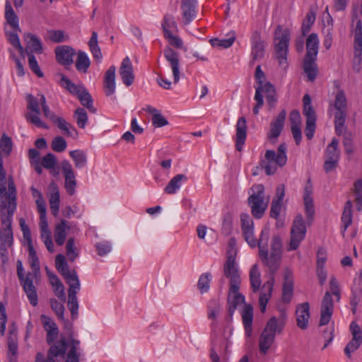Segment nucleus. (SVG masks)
I'll list each match as a JSON object with an SVG mask.
<instances>
[{
    "label": "nucleus",
    "instance_id": "obj_62",
    "mask_svg": "<svg viewBox=\"0 0 362 362\" xmlns=\"http://www.w3.org/2000/svg\"><path fill=\"white\" fill-rule=\"evenodd\" d=\"M283 291L291 292L293 291V275L289 269H286L284 275Z\"/></svg>",
    "mask_w": 362,
    "mask_h": 362
},
{
    "label": "nucleus",
    "instance_id": "obj_17",
    "mask_svg": "<svg viewBox=\"0 0 362 362\" xmlns=\"http://www.w3.org/2000/svg\"><path fill=\"white\" fill-rule=\"evenodd\" d=\"M62 172L64 177V187L67 193L73 195L76 187V175L71 164L68 160H63L61 163Z\"/></svg>",
    "mask_w": 362,
    "mask_h": 362
},
{
    "label": "nucleus",
    "instance_id": "obj_19",
    "mask_svg": "<svg viewBox=\"0 0 362 362\" xmlns=\"http://www.w3.org/2000/svg\"><path fill=\"white\" fill-rule=\"evenodd\" d=\"M163 55L170 64L173 75L174 83H177L180 80V75L179 54L170 47H166L163 49Z\"/></svg>",
    "mask_w": 362,
    "mask_h": 362
},
{
    "label": "nucleus",
    "instance_id": "obj_25",
    "mask_svg": "<svg viewBox=\"0 0 362 362\" xmlns=\"http://www.w3.org/2000/svg\"><path fill=\"white\" fill-rule=\"evenodd\" d=\"M75 54V50L67 45L58 46L55 49L57 62L64 66H69L73 63V57Z\"/></svg>",
    "mask_w": 362,
    "mask_h": 362
},
{
    "label": "nucleus",
    "instance_id": "obj_58",
    "mask_svg": "<svg viewBox=\"0 0 362 362\" xmlns=\"http://www.w3.org/2000/svg\"><path fill=\"white\" fill-rule=\"evenodd\" d=\"M66 253L70 262H73L78 256L77 247L74 238H69L66 245Z\"/></svg>",
    "mask_w": 362,
    "mask_h": 362
},
{
    "label": "nucleus",
    "instance_id": "obj_43",
    "mask_svg": "<svg viewBox=\"0 0 362 362\" xmlns=\"http://www.w3.org/2000/svg\"><path fill=\"white\" fill-rule=\"evenodd\" d=\"M88 46L92 53L93 57L95 60L100 62L103 58V54L100 48L98 46V34L95 31H93L91 34L90 39L88 42Z\"/></svg>",
    "mask_w": 362,
    "mask_h": 362
},
{
    "label": "nucleus",
    "instance_id": "obj_33",
    "mask_svg": "<svg viewBox=\"0 0 362 362\" xmlns=\"http://www.w3.org/2000/svg\"><path fill=\"white\" fill-rule=\"evenodd\" d=\"M319 49V39L316 33H311L306 41V54L305 57L316 58Z\"/></svg>",
    "mask_w": 362,
    "mask_h": 362
},
{
    "label": "nucleus",
    "instance_id": "obj_45",
    "mask_svg": "<svg viewBox=\"0 0 362 362\" xmlns=\"http://www.w3.org/2000/svg\"><path fill=\"white\" fill-rule=\"evenodd\" d=\"M60 85L66 88L71 94L76 96L79 94L81 90L85 88L83 85L74 83L64 75H62Z\"/></svg>",
    "mask_w": 362,
    "mask_h": 362
},
{
    "label": "nucleus",
    "instance_id": "obj_31",
    "mask_svg": "<svg viewBox=\"0 0 362 362\" xmlns=\"http://www.w3.org/2000/svg\"><path fill=\"white\" fill-rule=\"evenodd\" d=\"M274 283V277H271L269 280L266 281L263 285L264 291L260 293L259 303V308L262 313H264L267 308V304L271 297Z\"/></svg>",
    "mask_w": 362,
    "mask_h": 362
},
{
    "label": "nucleus",
    "instance_id": "obj_46",
    "mask_svg": "<svg viewBox=\"0 0 362 362\" xmlns=\"http://www.w3.org/2000/svg\"><path fill=\"white\" fill-rule=\"evenodd\" d=\"M352 202L351 200H348L344 208V211L341 216V223L343 227V233L348 228V227L352 223Z\"/></svg>",
    "mask_w": 362,
    "mask_h": 362
},
{
    "label": "nucleus",
    "instance_id": "obj_8",
    "mask_svg": "<svg viewBox=\"0 0 362 362\" xmlns=\"http://www.w3.org/2000/svg\"><path fill=\"white\" fill-rule=\"evenodd\" d=\"M289 41V30L279 25L275 31L274 47L276 58L281 65L286 64Z\"/></svg>",
    "mask_w": 362,
    "mask_h": 362
},
{
    "label": "nucleus",
    "instance_id": "obj_40",
    "mask_svg": "<svg viewBox=\"0 0 362 362\" xmlns=\"http://www.w3.org/2000/svg\"><path fill=\"white\" fill-rule=\"evenodd\" d=\"M316 58L305 57L303 61V69L310 81H313L317 75V66Z\"/></svg>",
    "mask_w": 362,
    "mask_h": 362
},
{
    "label": "nucleus",
    "instance_id": "obj_50",
    "mask_svg": "<svg viewBox=\"0 0 362 362\" xmlns=\"http://www.w3.org/2000/svg\"><path fill=\"white\" fill-rule=\"evenodd\" d=\"M59 192L57 187H54L49 199V203L52 214L57 216L59 209Z\"/></svg>",
    "mask_w": 362,
    "mask_h": 362
},
{
    "label": "nucleus",
    "instance_id": "obj_16",
    "mask_svg": "<svg viewBox=\"0 0 362 362\" xmlns=\"http://www.w3.org/2000/svg\"><path fill=\"white\" fill-rule=\"evenodd\" d=\"M55 265L57 269L64 277L69 285L74 284V283H80L76 272L75 270L70 271L69 269L68 264L63 255L59 254L57 255Z\"/></svg>",
    "mask_w": 362,
    "mask_h": 362
},
{
    "label": "nucleus",
    "instance_id": "obj_32",
    "mask_svg": "<svg viewBox=\"0 0 362 362\" xmlns=\"http://www.w3.org/2000/svg\"><path fill=\"white\" fill-rule=\"evenodd\" d=\"M69 230L68 222L66 220H62L55 225L54 231V238L57 245L62 246L65 243L67 230Z\"/></svg>",
    "mask_w": 362,
    "mask_h": 362
},
{
    "label": "nucleus",
    "instance_id": "obj_54",
    "mask_svg": "<svg viewBox=\"0 0 362 362\" xmlns=\"http://www.w3.org/2000/svg\"><path fill=\"white\" fill-rule=\"evenodd\" d=\"M240 286V285H238V288L235 291H233L231 288V286H230L228 296V305H233L238 307V305L245 302L244 296L239 293Z\"/></svg>",
    "mask_w": 362,
    "mask_h": 362
},
{
    "label": "nucleus",
    "instance_id": "obj_34",
    "mask_svg": "<svg viewBox=\"0 0 362 362\" xmlns=\"http://www.w3.org/2000/svg\"><path fill=\"white\" fill-rule=\"evenodd\" d=\"M242 318L244 325L245 334L250 337L252 334V325L253 322V308L250 305H245L242 311Z\"/></svg>",
    "mask_w": 362,
    "mask_h": 362
},
{
    "label": "nucleus",
    "instance_id": "obj_60",
    "mask_svg": "<svg viewBox=\"0 0 362 362\" xmlns=\"http://www.w3.org/2000/svg\"><path fill=\"white\" fill-rule=\"evenodd\" d=\"M338 141L337 139H332L326 149L325 157L327 159L339 160V152L337 149Z\"/></svg>",
    "mask_w": 362,
    "mask_h": 362
},
{
    "label": "nucleus",
    "instance_id": "obj_18",
    "mask_svg": "<svg viewBox=\"0 0 362 362\" xmlns=\"http://www.w3.org/2000/svg\"><path fill=\"white\" fill-rule=\"evenodd\" d=\"M334 311L332 294L327 291L322 298L320 309V326L326 325L331 320Z\"/></svg>",
    "mask_w": 362,
    "mask_h": 362
},
{
    "label": "nucleus",
    "instance_id": "obj_6",
    "mask_svg": "<svg viewBox=\"0 0 362 362\" xmlns=\"http://www.w3.org/2000/svg\"><path fill=\"white\" fill-rule=\"evenodd\" d=\"M351 33L354 37V56L353 60V69L354 71L359 72L362 62V21L358 18L356 11H354Z\"/></svg>",
    "mask_w": 362,
    "mask_h": 362
},
{
    "label": "nucleus",
    "instance_id": "obj_15",
    "mask_svg": "<svg viewBox=\"0 0 362 362\" xmlns=\"http://www.w3.org/2000/svg\"><path fill=\"white\" fill-rule=\"evenodd\" d=\"M350 330L352 339L344 348V354L349 358H351V354L355 352L362 344V330L359 325L352 322L350 325Z\"/></svg>",
    "mask_w": 362,
    "mask_h": 362
},
{
    "label": "nucleus",
    "instance_id": "obj_3",
    "mask_svg": "<svg viewBox=\"0 0 362 362\" xmlns=\"http://www.w3.org/2000/svg\"><path fill=\"white\" fill-rule=\"evenodd\" d=\"M287 146L285 143L281 144L277 151L267 150L264 159L260 161V165L264 169L267 175H274L278 167H283L287 163Z\"/></svg>",
    "mask_w": 362,
    "mask_h": 362
},
{
    "label": "nucleus",
    "instance_id": "obj_53",
    "mask_svg": "<svg viewBox=\"0 0 362 362\" xmlns=\"http://www.w3.org/2000/svg\"><path fill=\"white\" fill-rule=\"evenodd\" d=\"M303 114L306 117V120H316L315 112L311 105V98L309 95L303 96Z\"/></svg>",
    "mask_w": 362,
    "mask_h": 362
},
{
    "label": "nucleus",
    "instance_id": "obj_39",
    "mask_svg": "<svg viewBox=\"0 0 362 362\" xmlns=\"http://www.w3.org/2000/svg\"><path fill=\"white\" fill-rule=\"evenodd\" d=\"M187 177L183 174H177L174 176L165 187L164 191L169 194H174L180 188L182 184L186 182Z\"/></svg>",
    "mask_w": 362,
    "mask_h": 362
},
{
    "label": "nucleus",
    "instance_id": "obj_41",
    "mask_svg": "<svg viewBox=\"0 0 362 362\" xmlns=\"http://www.w3.org/2000/svg\"><path fill=\"white\" fill-rule=\"evenodd\" d=\"M161 28L164 37L176 32L177 30V25L174 16L171 14H165L161 22Z\"/></svg>",
    "mask_w": 362,
    "mask_h": 362
},
{
    "label": "nucleus",
    "instance_id": "obj_21",
    "mask_svg": "<svg viewBox=\"0 0 362 362\" xmlns=\"http://www.w3.org/2000/svg\"><path fill=\"white\" fill-rule=\"evenodd\" d=\"M286 117V112L283 110L279 114L277 117L271 123L270 130L268 133L267 137L272 143H274L281 134L284 126Z\"/></svg>",
    "mask_w": 362,
    "mask_h": 362
},
{
    "label": "nucleus",
    "instance_id": "obj_28",
    "mask_svg": "<svg viewBox=\"0 0 362 362\" xmlns=\"http://www.w3.org/2000/svg\"><path fill=\"white\" fill-rule=\"evenodd\" d=\"M235 128V148L237 151H240L243 149L247 136V121L244 117H241L238 119Z\"/></svg>",
    "mask_w": 362,
    "mask_h": 362
},
{
    "label": "nucleus",
    "instance_id": "obj_13",
    "mask_svg": "<svg viewBox=\"0 0 362 362\" xmlns=\"http://www.w3.org/2000/svg\"><path fill=\"white\" fill-rule=\"evenodd\" d=\"M241 230L245 241L252 247L257 246L259 248L260 238L257 240L255 236L254 223L248 214H242L240 215Z\"/></svg>",
    "mask_w": 362,
    "mask_h": 362
},
{
    "label": "nucleus",
    "instance_id": "obj_44",
    "mask_svg": "<svg viewBox=\"0 0 362 362\" xmlns=\"http://www.w3.org/2000/svg\"><path fill=\"white\" fill-rule=\"evenodd\" d=\"M226 39L213 38L210 40V44L214 47L228 48L232 46L235 40V32H230L228 34Z\"/></svg>",
    "mask_w": 362,
    "mask_h": 362
},
{
    "label": "nucleus",
    "instance_id": "obj_27",
    "mask_svg": "<svg viewBox=\"0 0 362 362\" xmlns=\"http://www.w3.org/2000/svg\"><path fill=\"white\" fill-rule=\"evenodd\" d=\"M119 72L122 82L125 86H129L134 83V76L133 66L128 57H126L122 60Z\"/></svg>",
    "mask_w": 362,
    "mask_h": 362
},
{
    "label": "nucleus",
    "instance_id": "obj_36",
    "mask_svg": "<svg viewBox=\"0 0 362 362\" xmlns=\"http://www.w3.org/2000/svg\"><path fill=\"white\" fill-rule=\"evenodd\" d=\"M24 40L26 42L27 49H30L31 52L36 54L42 53V42L36 35L32 33H25L24 35Z\"/></svg>",
    "mask_w": 362,
    "mask_h": 362
},
{
    "label": "nucleus",
    "instance_id": "obj_5",
    "mask_svg": "<svg viewBox=\"0 0 362 362\" xmlns=\"http://www.w3.org/2000/svg\"><path fill=\"white\" fill-rule=\"evenodd\" d=\"M253 193L248 198V204L254 217L260 218L263 216L269 203V198L264 197V187L262 185L252 186Z\"/></svg>",
    "mask_w": 362,
    "mask_h": 362
},
{
    "label": "nucleus",
    "instance_id": "obj_1",
    "mask_svg": "<svg viewBox=\"0 0 362 362\" xmlns=\"http://www.w3.org/2000/svg\"><path fill=\"white\" fill-rule=\"evenodd\" d=\"M80 341L75 339L71 336L66 341L64 337L53 344L48 351L47 358L41 353L36 355L35 362H57L54 359L57 357L64 358L67 350L66 359L64 362H79V358L82 354L80 347Z\"/></svg>",
    "mask_w": 362,
    "mask_h": 362
},
{
    "label": "nucleus",
    "instance_id": "obj_49",
    "mask_svg": "<svg viewBox=\"0 0 362 362\" xmlns=\"http://www.w3.org/2000/svg\"><path fill=\"white\" fill-rule=\"evenodd\" d=\"M250 281L253 292L258 291L261 286L262 281L257 264H254L250 269Z\"/></svg>",
    "mask_w": 362,
    "mask_h": 362
},
{
    "label": "nucleus",
    "instance_id": "obj_26",
    "mask_svg": "<svg viewBox=\"0 0 362 362\" xmlns=\"http://www.w3.org/2000/svg\"><path fill=\"white\" fill-rule=\"evenodd\" d=\"M297 326L301 329L308 328L310 319V305L308 302L297 305L296 310Z\"/></svg>",
    "mask_w": 362,
    "mask_h": 362
},
{
    "label": "nucleus",
    "instance_id": "obj_14",
    "mask_svg": "<svg viewBox=\"0 0 362 362\" xmlns=\"http://www.w3.org/2000/svg\"><path fill=\"white\" fill-rule=\"evenodd\" d=\"M287 322V314L284 309L280 310L278 317H272L267 322L266 326L263 330L268 333L273 334L276 337V334H281Z\"/></svg>",
    "mask_w": 362,
    "mask_h": 362
},
{
    "label": "nucleus",
    "instance_id": "obj_20",
    "mask_svg": "<svg viewBox=\"0 0 362 362\" xmlns=\"http://www.w3.org/2000/svg\"><path fill=\"white\" fill-rule=\"evenodd\" d=\"M264 42L262 40L260 33L255 31L251 37V55L252 61H259L264 55Z\"/></svg>",
    "mask_w": 362,
    "mask_h": 362
},
{
    "label": "nucleus",
    "instance_id": "obj_52",
    "mask_svg": "<svg viewBox=\"0 0 362 362\" xmlns=\"http://www.w3.org/2000/svg\"><path fill=\"white\" fill-rule=\"evenodd\" d=\"M221 306L218 300L212 299L209 300L207 306V316L210 320H215L219 315Z\"/></svg>",
    "mask_w": 362,
    "mask_h": 362
},
{
    "label": "nucleus",
    "instance_id": "obj_38",
    "mask_svg": "<svg viewBox=\"0 0 362 362\" xmlns=\"http://www.w3.org/2000/svg\"><path fill=\"white\" fill-rule=\"evenodd\" d=\"M5 18L13 30H16V31H21L19 18L14 12L9 1H6L5 5Z\"/></svg>",
    "mask_w": 362,
    "mask_h": 362
},
{
    "label": "nucleus",
    "instance_id": "obj_51",
    "mask_svg": "<svg viewBox=\"0 0 362 362\" xmlns=\"http://www.w3.org/2000/svg\"><path fill=\"white\" fill-rule=\"evenodd\" d=\"M77 98L83 106L86 107L92 112H95V108L93 105L92 97L86 88L81 90L79 94L77 95Z\"/></svg>",
    "mask_w": 362,
    "mask_h": 362
},
{
    "label": "nucleus",
    "instance_id": "obj_55",
    "mask_svg": "<svg viewBox=\"0 0 362 362\" xmlns=\"http://www.w3.org/2000/svg\"><path fill=\"white\" fill-rule=\"evenodd\" d=\"M212 276L209 272L203 273L199 278L197 287L202 293L209 291Z\"/></svg>",
    "mask_w": 362,
    "mask_h": 362
},
{
    "label": "nucleus",
    "instance_id": "obj_2",
    "mask_svg": "<svg viewBox=\"0 0 362 362\" xmlns=\"http://www.w3.org/2000/svg\"><path fill=\"white\" fill-rule=\"evenodd\" d=\"M0 258L3 264L8 260V249L13 245L12 220L16 206L0 209Z\"/></svg>",
    "mask_w": 362,
    "mask_h": 362
},
{
    "label": "nucleus",
    "instance_id": "obj_29",
    "mask_svg": "<svg viewBox=\"0 0 362 362\" xmlns=\"http://www.w3.org/2000/svg\"><path fill=\"white\" fill-rule=\"evenodd\" d=\"M41 319L43 323L44 329L47 332V341L52 344L58 337L59 329L56 323L48 316L42 315Z\"/></svg>",
    "mask_w": 362,
    "mask_h": 362
},
{
    "label": "nucleus",
    "instance_id": "obj_37",
    "mask_svg": "<svg viewBox=\"0 0 362 362\" xmlns=\"http://www.w3.org/2000/svg\"><path fill=\"white\" fill-rule=\"evenodd\" d=\"M275 340L273 334L263 330L259 339V348L260 354L265 355L271 348Z\"/></svg>",
    "mask_w": 362,
    "mask_h": 362
},
{
    "label": "nucleus",
    "instance_id": "obj_12",
    "mask_svg": "<svg viewBox=\"0 0 362 362\" xmlns=\"http://www.w3.org/2000/svg\"><path fill=\"white\" fill-rule=\"evenodd\" d=\"M306 234V226L303 216L298 214L296 216L291 230L290 242L287 250H296L300 243L304 240Z\"/></svg>",
    "mask_w": 362,
    "mask_h": 362
},
{
    "label": "nucleus",
    "instance_id": "obj_59",
    "mask_svg": "<svg viewBox=\"0 0 362 362\" xmlns=\"http://www.w3.org/2000/svg\"><path fill=\"white\" fill-rule=\"evenodd\" d=\"M74 118L75 119L79 128H85L88 122V115L83 108H77L74 112Z\"/></svg>",
    "mask_w": 362,
    "mask_h": 362
},
{
    "label": "nucleus",
    "instance_id": "obj_11",
    "mask_svg": "<svg viewBox=\"0 0 362 362\" xmlns=\"http://www.w3.org/2000/svg\"><path fill=\"white\" fill-rule=\"evenodd\" d=\"M223 276L230 282V286L233 291H237L238 285H240L241 279L238 264L234 258V252H229L223 266Z\"/></svg>",
    "mask_w": 362,
    "mask_h": 362
},
{
    "label": "nucleus",
    "instance_id": "obj_30",
    "mask_svg": "<svg viewBox=\"0 0 362 362\" xmlns=\"http://www.w3.org/2000/svg\"><path fill=\"white\" fill-rule=\"evenodd\" d=\"M115 71L116 67L112 65L105 74L104 90L107 96L112 95L115 91Z\"/></svg>",
    "mask_w": 362,
    "mask_h": 362
},
{
    "label": "nucleus",
    "instance_id": "obj_35",
    "mask_svg": "<svg viewBox=\"0 0 362 362\" xmlns=\"http://www.w3.org/2000/svg\"><path fill=\"white\" fill-rule=\"evenodd\" d=\"M53 122L66 136L76 137L78 135L76 129L63 117H57Z\"/></svg>",
    "mask_w": 362,
    "mask_h": 362
},
{
    "label": "nucleus",
    "instance_id": "obj_57",
    "mask_svg": "<svg viewBox=\"0 0 362 362\" xmlns=\"http://www.w3.org/2000/svg\"><path fill=\"white\" fill-rule=\"evenodd\" d=\"M48 34L49 40L55 43L66 42L69 39V35L62 30H51Z\"/></svg>",
    "mask_w": 362,
    "mask_h": 362
},
{
    "label": "nucleus",
    "instance_id": "obj_7",
    "mask_svg": "<svg viewBox=\"0 0 362 362\" xmlns=\"http://www.w3.org/2000/svg\"><path fill=\"white\" fill-rule=\"evenodd\" d=\"M17 276L19 279L20 284L22 286L24 292L25 293L27 298L30 303L33 306H36L38 303V298L37 293V289L34 285V279L31 272H28L26 276L24 275V269L23 267L22 262L18 259L17 260Z\"/></svg>",
    "mask_w": 362,
    "mask_h": 362
},
{
    "label": "nucleus",
    "instance_id": "obj_9",
    "mask_svg": "<svg viewBox=\"0 0 362 362\" xmlns=\"http://www.w3.org/2000/svg\"><path fill=\"white\" fill-rule=\"evenodd\" d=\"M262 93H265L266 100L269 107L270 108L275 107L277 101L275 88L269 82H267L264 86H258L256 88L255 100H256L257 104L253 108L254 115L259 114V109L264 104Z\"/></svg>",
    "mask_w": 362,
    "mask_h": 362
},
{
    "label": "nucleus",
    "instance_id": "obj_42",
    "mask_svg": "<svg viewBox=\"0 0 362 362\" xmlns=\"http://www.w3.org/2000/svg\"><path fill=\"white\" fill-rule=\"evenodd\" d=\"M28 250V261L32 269L31 274H33V277L34 280L37 279L40 276V261L34 248H30Z\"/></svg>",
    "mask_w": 362,
    "mask_h": 362
},
{
    "label": "nucleus",
    "instance_id": "obj_48",
    "mask_svg": "<svg viewBox=\"0 0 362 362\" xmlns=\"http://www.w3.org/2000/svg\"><path fill=\"white\" fill-rule=\"evenodd\" d=\"M90 65V61L88 54L83 52L79 50L78 52V57L76 62V68L78 71L86 73Z\"/></svg>",
    "mask_w": 362,
    "mask_h": 362
},
{
    "label": "nucleus",
    "instance_id": "obj_10",
    "mask_svg": "<svg viewBox=\"0 0 362 362\" xmlns=\"http://www.w3.org/2000/svg\"><path fill=\"white\" fill-rule=\"evenodd\" d=\"M34 97L28 95L26 98L28 112L25 114L26 120L38 128L48 129V126L40 118L41 105V95Z\"/></svg>",
    "mask_w": 362,
    "mask_h": 362
},
{
    "label": "nucleus",
    "instance_id": "obj_24",
    "mask_svg": "<svg viewBox=\"0 0 362 362\" xmlns=\"http://www.w3.org/2000/svg\"><path fill=\"white\" fill-rule=\"evenodd\" d=\"M40 238L49 252H54V246L52 240L51 232L47 220V215L40 216Z\"/></svg>",
    "mask_w": 362,
    "mask_h": 362
},
{
    "label": "nucleus",
    "instance_id": "obj_22",
    "mask_svg": "<svg viewBox=\"0 0 362 362\" xmlns=\"http://www.w3.org/2000/svg\"><path fill=\"white\" fill-rule=\"evenodd\" d=\"M69 286L67 306L71 312L72 319L74 320L78 317V302L76 295L80 290L81 285L80 283H74Z\"/></svg>",
    "mask_w": 362,
    "mask_h": 362
},
{
    "label": "nucleus",
    "instance_id": "obj_61",
    "mask_svg": "<svg viewBox=\"0 0 362 362\" xmlns=\"http://www.w3.org/2000/svg\"><path fill=\"white\" fill-rule=\"evenodd\" d=\"M182 20L185 25L189 24L197 16V8L180 6Z\"/></svg>",
    "mask_w": 362,
    "mask_h": 362
},
{
    "label": "nucleus",
    "instance_id": "obj_56",
    "mask_svg": "<svg viewBox=\"0 0 362 362\" xmlns=\"http://www.w3.org/2000/svg\"><path fill=\"white\" fill-rule=\"evenodd\" d=\"M334 107L337 112H346L347 100L343 90L339 91L335 97Z\"/></svg>",
    "mask_w": 362,
    "mask_h": 362
},
{
    "label": "nucleus",
    "instance_id": "obj_4",
    "mask_svg": "<svg viewBox=\"0 0 362 362\" xmlns=\"http://www.w3.org/2000/svg\"><path fill=\"white\" fill-rule=\"evenodd\" d=\"M269 236V229L264 228L260 234L259 256L263 264L269 268L271 272V277H274V273L280 266L281 255L272 252L269 255L267 244Z\"/></svg>",
    "mask_w": 362,
    "mask_h": 362
},
{
    "label": "nucleus",
    "instance_id": "obj_63",
    "mask_svg": "<svg viewBox=\"0 0 362 362\" xmlns=\"http://www.w3.org/2000/svg\"><path fill=\"white\" fill-rule=\"evenodd\" d=\"M354 193L355 194V202L357 209H362V180H358L354 183Z\"/></svg>",
    "mask_w": 362,
    "mask_h": 362
},
{
    "label": "nucleus",
    "instance_id": "obj_23",
    "mask_svg": "<svg viewBox=\"0 0 362 362\" xmlns=\"http://www.w3.org/2000/svg\"><path fill=\"white\" fill-rule=\"evenodd\" d=\"M313 187L310 179H308L304 187L303 203L305 211L308 220L312 219L315 213L314 204L313 199Z\"/></svg>",
    "mask_w": 362,
    "mask_h": 362
},
{
    "label": "nucleus",
    "instance_id": "obj_64",
    "mask_svg": "<svg viewBox=\"0 0 362 362\" xmlns=\"http://www.w3.org/2000/svg\"><path fill=\"white\" fill-rule=\"evenodd\" d=\"M51 147L56 152H63L67 147V143L62 136H58L53 139Z\"/></svg>",
    "mask_w": 362,
    "mask_h": 362
},
{
    "label": "nucleus",
    "instance_id": "obj_47",
    "mask_svg": "<svg viewBox=\"0 0 362 362\" xmlns=\"http://www.w3.org/2000/svg\"><path fill=\"white\" fill-rule=\"evenodd\" d=\"M69 156L74 160L76 168H82L86 165L87 156L84 151L81 150L71 151Z\"/></svg>",
    "mask_w": 362,
    "mask_h": 362
}]
</instances>
